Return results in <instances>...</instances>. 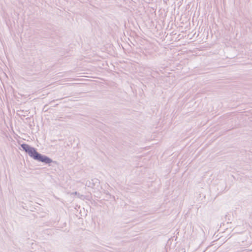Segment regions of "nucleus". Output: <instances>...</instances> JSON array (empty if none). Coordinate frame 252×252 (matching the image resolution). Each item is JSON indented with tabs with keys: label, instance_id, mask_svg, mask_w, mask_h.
Masks as SVG:
<instances>
[{
	"label": "nucleus",
	"instance_id": "f257e3e1",
	"mask_svg": "<svg viewBox=\"0 0 252 252\" xmlns=\"http://www.w3.org/2000/svg\"><path fill=\"white\" fill-rule=\"evenodd\" d=\"M23 149L27 152L29 156L34 159L46 163H49L52 162V160L47 157L44 156L39 154L35 149L30 147L27 144H22L21 145Z\"/></svg>",
	"mask_w": 252,
	"mask_h": 252
}]
</instances>
